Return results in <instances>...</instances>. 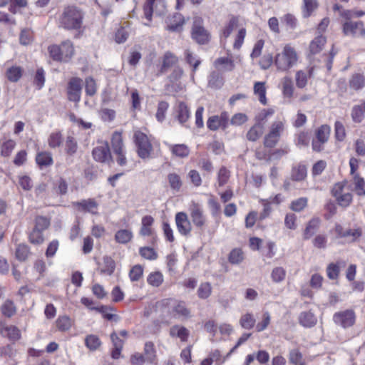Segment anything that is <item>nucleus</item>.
I'll list each match as a JSON object with an SVG mask.
<instances>
[{"mask_svg":"<svg viewBox=\"0 0 365 365\" xmlns=\"http://www.w3.org/2000/svg\"><path fill=\"white\" fill-rule=\"evenodd\" d=\"M84 16L83 11L76 5L66 6L58 16V27L80 33L83 30Z\"/></svg>","mask_w":365,"mask_h":365,"instance_id":"f257e3e1","label":"nucleus"},{"mask_svg":"<svg viewBox=\"0 0 365 365\" xmlns=\"http://www.w3.org/2000/svg\"><path fill=\"white\" fill-rule=\"evenodd\" d=\"M160 310L163 317H184L188 318L190 312L184 302H177L172 299H165L159 302Z\"/></svg>","mask_w":365,"mask_h":365,"instance_id":"f03ea898","label":"nucleus"},{"mask_svg":"<svg viewBox=\"0 0 365 365\" xmlns=\"http://www.w3.org/2000/svg\"><path fill=\"white\" fill-rule=\"evenodd\" d=\"M298 56L295 49L290 45H286L282 51L276 55L274 64L278 71H287L297 62Z\"/></svg>","mask_w":365,"mask_h":365,"instance_id":"7ed1b4c3","label":"nucleus"},{"mask_svg":"<svg viewBox=\"0 0 365 365\" xmlns=\"http://www.w3.org/2000/svg\"><path fill=\"white\" fill-rule=\"evenodd\" d=\"M133 140L140 158L145 160L151 158L153 148L149 137L145 133L140 130H135Z\"/></svg>","mask_w":365,"mask_h":365,"instance_id":"20e7f679","label":"nucleus"},{"mask_svg":"<svg viewBox=\"0 0 365 365\" xmlns=\"http://www.w3.org/2000/svg\"><path fill=\"white\" fill-rule=\"evenodd\" d=\"M188 210L193 225L202 231L207 224V217L204 213L202 205L199 202L192 201L189 205Z\"/></svg>","mask_w":365,"mask_h":365,"instance_id":"39448f33","label":"nucleus"},{"mask_svg":"<svg viewBox=\"0 0 365 365\" xmlns=\"http://www.w3.org/2000/svg\"><path fill=\"white\" fill-rule=\"evenodd\" d=\"M191 37L199 45H206L210 41L211 34L203 26L202 19H195L191 29Z\"/></svg>","mask_w":365,"mask_h":365,"instance_id":"423d86ee","label":"nucleus"},{"mask_svg":"<svg viewBox=\"0 0 365 365\" xmlns=\"http://www.w3.org/2000/svg\"><path fill=\"white\" fill-rule=\"evenodd\" d=\"M284 130V123L282 121H274L272 123L269 130L264 138V145L272 148L279 142L281 135Z\"/></svg>","mask_w":365,"mask_h":365,"instance_id":"0eeeda50","label":"nucleus"},{"mask_svg":"<svg viewBox=\"0 0 365 365\" xmlns=\"http://www.w3.org/2000/svg\"><path fill=\"white\" fill-rule=\"evenodd\" d=\"M111 145L114 154L116 155V162L120 166L127 165V158L123 142L122 135L119 132H114L111 138Z\"/></svg>","mask_w":365,"mask_h":365,"instance_id":"6e6552de","label":"nucleus"},{"mask_svg":"<svg viewBox=\"0 0 365 365\" xmlns=\"http://www.w3.org/2000/svg\"><path fill=\"white\" fill-rule=\"evenodd\" d=\"M356 313L353 309H346L335 312L333 315V322L343 329L353 327L356 323Z\"/></svg>","mask_w":365,"mask_h":365,"instance_id":"1a4fd4ad","label":"nucleus"},{"mask_svg":"<svg viewBox=\"0 0 365 365\" xmlns=\"http://www.w3.org/2000/svg\"><path fill=\"white\" fill-rule=\"evenodd\" d=\"M342 32L345 36L354 38L365 37V26L361 21H346L342 25Z\"/></svg>","mask_w":365,"mask_h":365,"instance_id":"9d476101","label":"nucleus"},{"mask_svg":"<svg viewBox=\"0 0 365 365\" xmlns=\"http://www.w3.org/2000/svg\"><path fill=\"white\" fill-rule=\"evenodd\" d=\"M82 80L78 77L71 78L67 86V96L70 101L78 103L81 101Z\"/></svg>","mask_w":365,"mask_h":365,"instance_id":"9b49d317","label":"nucleus"},{"mask_svg":"<svg viewBox=\"0 0 365 365\" xmlns=\"http://www.w3.org/2000/svg\"><path fill=\"white\" fill-rule=\"evenodd\" d=\"M335 232L338 237L347 238L349 242L358 241L362 235V229L359 227L344 229L341 225H336Z\"/></svg>","mask_w":365,"mask_h":365,"instance_id":"f8f14e48","label":"nucleus"},{"mask_svg":"<svg viewBox=\"0 0 365 365\" xmlns=\"http://www.w3.org/2000/svg\"><path fill=\"white\" fill-rule=\"evenodd\" d=\"M213 66L216 71L221 73L232 72L235 68V63L231 54L216 58L213 62Z\"/></svg>","mask_w":365,"mask_h":365,"instance_id":"ddd939ff","label":"nucleus"},{"mask_svg":"<svg viewBox=\"0 0 365 365\" xmlns=\"http://www.w3.org/2000/svg\"><path fill=\"white\" fill-rule=\"evenodd\" d=\"M229 115L227 112H222L220 115L210 116L207 121V126L210 130H217L220 128L225 130L228 126Z\"/></svg>","mask_w":365,"mask_h":365,"instance_id":"4468645a","label":"nucleus"},{"mask_svg":"<svg viewBox=\"0 0 365 365\" xmlns=\"http://www.w3.org/2000/svg\"><path fill=\"white\" fill-rule=\"evenodd\" d=\"M175 223L180 235L186 237L190 235L192 224L185 212H179L175 215Z\"/></svg>","mask_w":365,"mask_h":365,"instance_id":"2eb2a0df","label":"nucleus"},{"mask_svg":"<svg viewBox=\"0 0 365 365\" xmlns=\"http://www.w3.org/2000/svg\"><path fill=\"white\" fill-rule=\"evenodd\" d=\"M93 159L100 163H106L112 160L110 148L108 143L97 146L92 151Z\"/></svg>","mask_w":365,"mask_h":365,"instance_id":"dca6fc26","label":"nucleus"},{"mask_svg":"<svg viewBox=\"0 0 365 365\" xmlns=\"http://www.w3.org/2000/svg\"><path fill=\"white\" fill-rule=\"evenodd\" d=\"M179 62L178 57L170 51H166L162 58V64L159 69L160 74L166 73L169 69L178 66Z\"/></svg>","mask_w":365,"mask_h":365,"instance_id":"f3484780","label":"nucleus"},{"mask_svg":"<svg viewBox=\"0 0 365 365\" xmlns=\"http://www.w3.org/2000/svg\"><path fill=\"white\" fill-rule=\"evenodd\" d=\"M342 189L343 186L341 184H336L332 190V193L336 197L338 204L341 207H346L352 202L353 196L350 192L342 193Z\"/></svg>","mask_w":365,"mask_h":365,"instance_id":"a211bd4d","label":"nucleus"},{"mask_svg":"<svg viewBox=\"0 0 365 365\" xmlns=\"http://www.w3.org/2000/svg\"><path fill=\"white\" fill-rule=\"evenodd\" d=\"M307 167L302 163L294 164L292 166L290 171V178L293 181L302 182L307 178Z\"/></svg>","mask_w":365,"mask_h":365,"instance_id":"6ab92c4d","label":"nucleus"},{"mask_svg":"<svg viewBox=\"0 0 365 365\" xmlns=\"http://www.w3.org/2000/svg\"><path fill=\"white\" fill-rule=\"evenodd\" d=\"M154 222V218L151 215H145L141 220V227L140 235L142 236H150L153 238V243L156 238V235L152 226Z\"/></svg>","mask_w":365,"mask_h":365,"instance_id":"aec40b11","label":"nucleus"},{"mask_svg":"<svg viewBox=\"0 0 365 365\" xmlns=\"http://www.w3.org/2000/svg\"><path fill=\"white\" fill-rule=\"evenodd\" d=\"M184 59L191 68V78L194 79L196 71L202 63L200 58L190 49L184 51Z\"/></svg>","mask_w":365,"mask_h":365,"instance_id":"412c9836","label":"nucleus"},{"mask_svg":"<svg viewBox=\"0 0 365 365\" xmlns=\"http://www.w3.org/2000/svg\"><path fill=\"white\" fill-rule=\"evenodd\" d=\"M73 205L77 207L79 211L90 212L92 214L97 213L96 210L98 206L97 202L93 198L75 202H73Z\"/></svg>","mask_w":365,"mask_h":365,"instance_id":"4be33fe9","label":"nucleus"},{"mask_svg":"<svg viewBox=\"0 0 365 365\" xmlns=\"http://www.w3.org/2000/svg\"><path fill=\"white\" fill-rule=\"evenodd\" d=\"M167 29L170 31H180L185 24L184 16L180 13H175L168 19Z\"/></svg>","mask_w":365,"mask_h":365,"instance_id":"5701e85b","label":"nucleus"},{"mask_svg":"<svg viewBox=\"0 0 365 365\" xmlns=\"http://www.w3.org/2000/svg\"><path fill=\"white\" fill-rule=\"evenodd\" d=\"M299 323L305 328H311L316 325L317 319L311 311L302 312L299 314Z\"/></svg>","mask_w":365,"mask_h":365,"instance_id":"b1692460","label":"nucleus"},{"mask_svg":"<svg viewBox=\"0 0 365 365\" xmlns=\"http://www.w3.org/2000/svg\"><path fill=\"white\" fill-rule=\"evenodd\" d=\"M35 160L41 169L51 166L53 163L52 155L48 151H41L37 153Z\"/></svg>","mask_w":365,"mask_h":365,"instance_id":"393cba45","label":"nucleus"},{"mask_svg":"<svg viewBox=\"0 0 365 365\" xmlns=\"http://www.w3.org/2000/svg\"><path fill=\"white\" fill-rule=\"evenodd\" d=\"M169 334L173 338H179L181 341L185 342L188 339L190 331L185 327L174 325L170 327Z\"/></svg>","mask_w":365,"mask_h":365,"instance_id":"a878e982","label":"nucleus"},{"mask_svg":"<svg viewBox=\"0 0 365 365\" xmlns=\"http://www.w3.org/2000/svg\"><path fill=\"white\" fill-rule=\"evenodd\" d=\"M176 118L180 124H184L187 121L190 116V109L187 105L184 102H180L176 108Z\"/></svg>","mask_w":365,"mask_h":365,"instance_id":"bb28decb","label":"nucleus"},{"mask_svg":"<svg viewBox=\"0 0 365 365\" xmlns=\"http://www.w3.org/2000/svg\"><path fill=\"white\" fill-rule=\"evenodd\" d=\"M320 222L321 220L319 217H313L308 222L303 233L304 240H309L317 232L320 226Z\"/></svg>","mask_w":365,"mask_h":365,"instance_id":"cd10ccee","label":"nucleus"},{"mask_svg":"<svg viewBox=\"0 0 365 365\" xmlns=\"http://www.w3.org/2000/svg\"><path fill=\"white\" fill-rule=\"evenodd\" d=\"M264 132L263 123H255L247 131L246 137L250 141L255 142L258 140Z\"/></svg>","mask_w":365,"mask_h":365,"instance_id":"c85d7f7f","label":"nucleus"},{"mask_svg":"<svg viewBox=\"0 0 365 365\" xmlns=\"http://www.w3.org/2000/svg\"><path fill=\"white\" fill-rule=\"evenodd\" d=\"M169 149L171 153L180 158H187L190 155V148L185 144L170 145Z\"/></svg>","mask_w":365,"mask_h":365,"instance_id":"c756f323","label":"nucleus"},{"mask_svg":"<svg viewBox=\"0 0 365 365\" xmlns=\"http://www.w3.org/2000/svg\"><path fill=\"white\" fill-rule=\"evenodd\" d=\"M224 84L222 73L217 71H212L208 76V86L215 89L220 88Z\"/></svg>","mask_w":365,"mask_h":365,"instance_id":"7c9ffc66","label":"nucleus"},{"mask_svg":"<svg viewBox=\"0 0 365 365\" xmlns=\"http://www.w3.org/2000/svg\"><path fill=\"white\" fill-rule=\"evenodd\" d=\"M326 42V37L323 35L315 37L309 44L310 53L313 55L319 53L323 49Z\"/></svg>","mask_w":365,"mask_h":365,"instance_id":"2f4dec72","label":"nucleus"},{"mask_svg":"<svg viewBox=\"0 0 365 365\" xmlns=\"http://www.w3.org/2000/svg\"><path fill=\"white\" fill-rule=\"evenodd\" d=\"M61 49V53L63 57L64 62L68 61L74 54L73 44L70 40L63 41L61 45H58Z\"/></svg>","mask_w":365,"mask_h":365,"instance_id":"473e14b6","label":"nucleus"},{"mask_svg":"<svg viewBox=\"0 0 365 365\" xmlns=\"http://www.w3.org/2000/svg\"><path fill=\"white\" fill-rule=\"evenodd\" d=\"M294 85L292 80L289 76H285L282 80V92L286 98H292L294 94Z\"/></svg>","mask_w":365,"mask_h":365,"instance_id":"72a5a7b5","label":"nucleus"},{"mask_svg":"<svg viewBox=\"0 0 365 365\" xmlns=\"http://www.w3.org/2000/svg\"><path fill=\"white\" fill-rule=\"evenodd\" d=\"M78 145L76 139L71 135H68L65 142V153L68 156H73L78 151Z\"/></svg>","mask_w":365,"mask_h":365,"instance_id":"f704fd0d","label":"nucleus"},{"mask_svg":"<svg viewBox=\"0 0 365 365\" xmlns=\"http://www.w3.org/2000/svg\"><path fill=\"white\" fill-rule=\"evenodd\" d=\"M133 232L130 230L121 229L115 234V240L120 244H127L133 239Z\"/></svg>","mask_w":365,"mask_h":365,"instance_id":"c9c22d12","label":"nucleus"},{"mask_svg":"<svg viewBox=\"0 0 365 365\" xmlns=\"http://www.w3.org/2000/svg\"><path fill=\"white\" fill-rule=\"evenodd\" d=\"M144 355L146 361L150 364H153L156 361V349L152 341L145 342L144 346Z\"/></svg>","mask_w":365,"mask_h":365,"instance_id":"e433bc0d","label":"nucleus"},{"mask_svg":"<svg viewBox=\"0 0 365 365\" xmlns=\"http://www.w3.org/2000/svg\"><path fill=\"white\" fill-rule=\"evenodd\" d=\"M167 178L170 188L179 192L182 186L181 177L175 173H171L168 175Z\"/></svg>","mask_w":365,"mask_h":365,"instance_id":"4c0bfd02","label":"nucleus"},{"mask_svg":"<svg viewBox=\"0 0 365 365\" xmlns=\"http://www.w3.org/2000/svg\"><path fill=\"white\" fill-rule=\"evenodd\" d=\"M254 93L258 96V99L262 105L267 104L265 83L256 82L254 85Z\"/></svg>","mask_w":365,"mask_h":365,"instance_id":"58836bf2","label":"nucleus"},{"mask_svg":"<svg viewBox=\"0 0 365 365\" xmlns=\"http://www.w3.org/2000/svg\"><path fill=\"white\" fill-rule=\"evenodd\" d=\"M156 1L157 0H146L145 3L143 5L144 17L148 20V22L143 24L145 26H150V22L152 21V17L153 14V6Z\"/></svg>","mask_w":365,"mask_h":365,"instance_id":"ea45409f","label":"nucleus"},{"mask_svg":"<svg viewBox=\"0 0 365 365\" xmlns=\"http://www.w3.org/2000/svg\"><path fill=\"white\" fill-rule=\"evenodd\" d=\"M317 0H303L302 15L304 18H309L312 12L317 9Z\"/></svg>","mask_w":365,"mask_h":365,"instance_id":"a19ab883","label":"nucleus"},{"mask_svg":"<svg viewBox=\"0 0 365 365\" xmlns=\"http://www.w3.org/2000/svg\"><path fill=\"white\" fill-rule=\"evenodd\" d=\"M92 310H96L99 313L102 314L103 317L109 321H118V316L112 313H110V311H113V308L110 306H104L102 305L101 307L91 308Z\"/></svg>","mask_w":365,"mask_h":365,"instance_id":"79ce46f5","label":"nucleus"},{"mask_svg":"<svg viewBox=\"0 0 365 365\" xmlns=\"http://www.w3.org/2000/svg\"><path fill=\"white\" fill-rule=\"evenodd\" d=\"M1 311L4 317L10 318L16 313V307L12 300L6 299L1 305Z\"/></svg>","mask_w":365,"mask_h":365,"instance_id":"37998d69","label":"nucleus"},{"mask_svg":"<svg viewBox=\"0 0 365 365\" xmlns=\"http://www.w3.org/2000/svg\"><path fill=\"white\" fill-rule=\"evenodd\" d=\"M85 344L91 351L97 350L102 344L100 338L95 334H89L85 339Z\"/></svg>","mask_w":365,"mask_h":365,"instance_id":"c03bdc74","label":"nucleus"},{"mask_svg":"<svg viewBox=\"0 0 365 365\" xmlns=\"http://www.w3.org/2000/svg\"><path fill=\"white\" fill-rule=\"evenodd\" d=\"M23 70L19 66H11L6 73V78L11 82H17L22 76Z\"/></svg>","mask_w":365,"mask_h":365,"instance_id":"a18cd8bd","label":"nucleus"},{"mask_svg":"<svg viewBox=\"0 0 365 365\" xmlns=\"http://www.w3.org/2000/svg\"><path fill=\"white\" fill-rule=\"evenodd\" d=\"M231 172L225 166L220 168L217 172V183L220 187L224 186L227 184L230 178Z\"/></svg>","mask_w":365,"mask_h":365,"instance_id":"49530a36","label":"nucleus"},{"mask_svg":"<svg viewBox=\"0 0 365 365\" xmlns=\"http://www.w3.org/2000/svg\"><path fill=\"white\" fill-rule=\"evenodd\" d=\"M244 260V252L240 248H235L228 255V261L232 264H238Z\"/></svg>","mask_w":365,"mask_h":365,"instance_id":"de8ad7c7","label":"nucleus"},{"mask_svg":"<svg viewBox=\"0 0 365 365\" xmlns=\"http://www.w3.org/2000/svg\"><path fill=\"white\" fill-rule=\"evenodd\" d=\"M349 86L354 90H359L365 86V77L359 73L352 76L349 81Z\"/></svg>","mask_w":365,"mask_h":365,"instance_id":"09e8293b","label":"nucleus"},{"mask_svg":"<svg viewBox=\"0 0 365 365\" xmlns=\"http://www.w3.org/2000/svg\"><path fill=\"white\" fill-rule=\"evenodd\" d=\"M63 142V136L61 131L52 132L48 138V144L51 148L59 147Z\"/></svg>","mask_w":365,"mask_h":365,"instance_id":"8fccbe9b","label":"nucleus"},{"mask_svg":"<svg viewBox=\"0 0 365 365\" xmlns=\"http://www.w3.org/2000/svg\"><path fill=\"white\" fill-rule=\"evenodd\" d=\"M308 204V198L302 197L292 200L290 203L289 208L294 212H299L302 211Z\"/></svg>","mask_w":365,"mask_h":365,"instance_id":"3c124183","label":"nucleus"},{"mask_svg":"<svg viewBox=\"0 0 365 365\" xmlns=\"http://www.w3.org/2000/svg\"><path fill=\"white\" fill-rule=\"evenodd\" d=\"M238 21V18L237 16H232L230 19L228 23L222 30V35L225 38L230 36L232 31L237 27Z\"/></svg>","mask_w":365,"mask_h":365,"instance_id":"603ef678","label":"nucleus"},{"mask_svg":"<svg viewBox=\"0 0 365 365\" xmlns=\"http://www.w3.org/2000/svg\"><path fill=\"white\" fill-rule=\"evenodd\" d=\"M354 184V191L359 196H365V180L360 176L356 175L353 178Z\"/></svg>","mask_w":365,"mask_h":365,"instance_id":"864d4df0","label":"nucleus"},{"mask_svg":"<svg viewBox=\"0 0 365 365\" xmlns=\"http://www.w3.org/2000/svg\"><path fill=\"white\" fill-rule=\"evenodd\" d=\"M51 224L50 218L41 216V215H37L36 216L34 219V227L35 228L40 230L43 232H44L46 230H47Z\"/></svg>","mask_w":365,"mask_h":365,"instance_id":"5fc2aeb1","label":"nucleus"},{"mask_svg":"<svg viewBox=\"0 0 365 365\" xmlns=\"http://www.w3.org/2000/svg\"><path fill=\"white\" fill-rule=\"evenodd\" d=\"M330 127L327 125H322L316 130V138L322 143H327L330 134Z\"/></svg>","mask_w":365,"mask_h":365,"instance_id":"6e6d98bb","label":"nucleus"},{"mask_svg":"<svg viewBox=\"0 0 365 365\" xmlns=\"http://www.w3.org/2000/svg\"><path fill=\"white\" fill-rule=\"evenodd\" d=\"M43 231L35 227L33 228L29 235V240L31 244L41 245L44 241Z\"/></svg>","mask_w":365,"mask_h":365,"instance_id":"4d7b16f0","label":"nucleus"},{"mask_svg":"<svg viewBox=\"0 0 365 365\" xmlns=\"http://www.w3.org/2000/svg\"><path fill=\"white\" fill-rule=\"evenodd\" d=\"M255 319L250 313L243 314L240 319V324L245 329H251L255 324Z\"/></svg>","mask_w":365,"mask_h":365,"instance_id":"13d9d810","label":"nucleus"},{"mask_svg":"<svg viewBox=\"0 0 365 365\" xmlns=\"http://www.w3.org/2000/svg\"><path fill=\"white\" fill-rule=\"evenodd\" d=\"M147 282L150 285L158 287L163 282V276L160 272H151L147 278Z\"/></svg>","mask_w":365,"mask_h":365,"instance_id":"bf43d9fd","label":"nucleus"},{"mask_svg":"<svg viewBox=\"0 0 365 365\" xmlns=\"http://www.w3.org/2000/svg\"><path fill=\"white\" fill-rule=\"evenodd\" d=\"M15 255L19 261H25L30 255V249L25 244H19L16 249Z\"/></svg>","mask_w":365,"mask_h":365,"instance_id":"052dcab7","label":"nucleus"},{"mask_svg":"<svg viewBox=\"0 0 365 365\" xmlns=\"http://www.w3.org/2000/svg\"><path fill=\"white\" fill-rule=\"evenodd\" d=\"M281 21L283 25H284L287 29H295L297 26V18L292 14H284L281 18Z\"/></svg>","mask_w":365,"mask_h":365,"instance_id":"680f3d73","label":"nucleus"},{"mask_svg":"<svg viewBox=\"0 0 365 365\" xmlns=\"http://www.w3.org/2000/svg\"><path fill=\"white\" fill-rule=\"evenodd\" d=\"M50 57L55 61L64 62L63 57L61 53V49L58 45L53 44L49 46L48 48Z\"/></svg>","mask_w":365,"mask_h":365,"instance_id":"e2e57ef3","label":"nucleus"},{"mask_svg":"<svg viewBox=\"0 0 365 365\" xmlns=\"http://www.w3.org/2000/svg\"><path fill=\"white\" fill-rule=\"evenodd\" d=\"M169 104L168 102L162 101L158 103L155 117L159 122H163L165 120Z\"/></svg>","mask_w":365,"mask_h":365,"instance_id":"0e129e2a","label":"nucleus"},{"mask_svg":"<svg viewBox=\"0 0 365 365\" xmlns=\"http://www.w3.org/2000/svg\"><path fill=\"white\" fill-rule=\"evenodd\" d=\"M57 329L61 331L68 330L71 327V322L68 317L61 316L59 317L56 321Z\"/></svg>","mask_w":365,"mask_h":365,"instance_id":"69168bd1","label":"nucleus"},{"mask_svg":"<svg viewBox=\"0 0 365 365\" xmlns=\"http://www.w3.org/2000/svg\"><path fill=\"white\" fill-rule=\"evenodd\" d=\"M212 293V287L210 283H201L197 289V296L199 298L205 299L208 298Z\"/></svg>","mask_w":365,"mask_h":365,"instance_id":"338daca9","label":"nucleus"},{"mask_svg":"<svg viewBox=\"0 0 365 365\" xmlns=\"http://www.w3.org/2000/svg\"><path fill=\"white\" fill-rule=\"evenodd\" d=\"M286 277V271L282 267H277L272 269L271 277L273 282L279 283L282 282Z\"/></svg>","mask_w":365,"mask_h":365,"instance_id":"774afa93","label":"nucleus"}]
</instances>
